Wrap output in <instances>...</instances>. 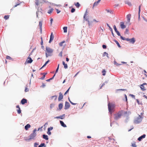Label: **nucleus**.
Returning a JSON list of instances; mask_svg holds the SVG:
<instances>
[{"mask_svg": "<svg viewBox=\"0 0 147 147\" xmlns=\"http://www.w3.org/2000/svg\"><path fill=\"white\" fill-rule=\"evenodd\" d=\"M53 52V50L50 47H46L45 55L46 57L51 56L52 53Z\"/></svg>", "mask_w": 147, "mask_h": 147, "instance_id": "obj_1", "label": "nucleus"}, {"mask_svg": "<svg viewBox=\"0 0 147 147\" xmlns=\"http://www.w3.org/2000/svg\"><path fill=\"white\" fill-rule=\"evenodd\" d=\"M124 111L121 110L114 115V119L116 120H118L121 118L123 113Z\"/></svg>", "mask_w": 147, "mask_h": 147, "instance_id": "obj_2", "label": "nucleus"}, {"mask_svg": "<svg viewBox=\"0 0 147 147\" xmlns=\"http://www.w3.org/2000/svg\"><path fill=\"white\" fill-rule=\"evenodd\" d=\"M108 108L109 112L111 114L114 111V106L113 105L109 103L108 105Z\"/></svg>", "mask_w": 147, "mask_h": 147, "instance_id": "obj_3", "label": "nucleus"}, {"mask_svg": "<svg viewBox=\"0 0 147 147\" xmlns=\"http://www.w3.org/2000/svg\"><path fill=\"white\" fill-rule=\"evenodd\" d=\"M121 38L123 40H125L127 41H129V42L130 43H132V44H134L136 41L135 38L134 37L131 38L129 39L128 38H125L123 37V36H121Z\"/></svg>", "mask_w": 147, "mask_h": 147, "instance_id": "obj_4", "label": "nucleus"}, {"mask_svg": "<svg viewBox=\"0 0 147 147\" xmlns=\"http://www.w3.org/2000/svg\"><path fill=\"white\" fill-rule=\"evenodd\" d=\"M36 129H35L33 131L32 133L29 136L30 138L28 140L33 139H34V138L36 136Z\"/></svg>", "mask_w": 147, "mask_h": 147, "instance_id": "obj_5", "label": "nucleus"}, {"mask_svg": "<svg viewBox=\"0 0 147 147\" xmlns=\"http://www.w3.org/2000/svg\"><path fill=\"white\" fill-rule=\"evenodd\" d=\"M142 117L140 115H139V116L137 118L135 119L134 121V123L137 124L140 123L142 121Z\"/></svg>", "mask_w": 147, "mask_h": 147, "instance_id": "obj_6", "label": "nucleus"}, {"mask_svg": "<svg viewBox=\"0 0 147 147\" xmlns=\"http://www.w3.org/2000/svg\"><path fill=\"white\" fill-rule=\"evenodd\" d=\"M70 105L69 102L67 101L65 102L64 109L65 110L68 109L70 107Z\"/></svg>", "mask_w": 147, "mask_h": 147, "instance_id": "obj_7", "label": "nucleus"}, {"mask_svg": "<svg viewBox=\"0 0 147 147\" xmlns=\"http://www.w3.org/2000/svg\"><path fill=\"white\" fill-rule=\"evenodd\" d=\"M54 37V36L53 33L52 32L50 35V40L49 41V43H51V42L53 41V39Z\"/></svg>", "mask_w": 147, "mask_h": 147, "instance_id": "obj_8", "label": "nucleus"}, {"mask_svg": "<svg viewBox=\"0 0 147 147\" xmlns=\"http://www.w3.org/2000/svg\"><path fill=\"white\" fill-rule=\"evenodd\" d=\"M59 96L58 97V100L59 101L61 100L63 97V96L61 92H59Z\"/></svg>", "mask_w": 147, "mask_h": 147, "instance_id": "obj_9", "label": "nucleus"}, {"mask_svg": "<svg viewBox=\"0 0 147 147\" xmlns=\"http://www.w3.org/2000/svg\"><path fill=\"white\" fill-rule=\"evenodd\" d=\"M144 85H147V84L146 83H144V84H141L140 85L141 86L140 88H141V90H142L143 91H144L146 90V89H145L144 86Z\"/></svg>", "mask_w": 147, "mask_h": 147, "instance_id": "obj_10", "label": "nucleus"}, {"mask_svg": "<svg viewBox=\"0 0 147 147\" xmlns=\"http://www.w3.org/2000/svg\"><path fill=\"white\" fill-rule=\"evenodd\" d=\"M146 135L145 134H144L143 135H142L141 136H140V137H139L138 139V140L139 141H141L142 139L143 138H144L145 137H146Z\"/></svg>", "mask_w": 147, "mask_h": 147, "instance_id": "obj_11", "label": "nucleus"}, {"mask_svg": "<svg viewBox=\"0 0 147 147\" xmlns=\"http://www.w3.org/2000/svg\"><path fill=\"white\" fill-rule=\"evenodd\" d=\"M120 26L122 29H124L126 27V26L124 24L123 22H120Z\"/></svg>", "mask_w": 147, "mask_h": 147, "instance_id": "obj_12", "label": "nucleus"}, {"mask_svg": "<svg viewBox=\"0 0 147 147\" xmlns=\"http://www.w3.org/2000/svg\"><path fill=\"white\" fill-rule=\"evenodd\" d=\"M27 102V100L25 98L22 99L21 100V103L22 105H24Z\"/></svg>", "mask_w": 147, "mask_h": 147, "instance_id": "obj_13", "label": "nucleus"}, {"mask_svg": "<svg viewBox=\"0 0 147 147\" xmlns=\"http://www.w3.org/2000/svg\"><path fill=\"white\" fill-rule=\"evenodd\" d=\"M131 14H129L127 16V21L128 22H129L131 18Z\"/></svg>", "mask_w": 147, "mask_h": 147, "instance_id": "obj_14", "label": "nucleus"}, {"mask_svg": "<svg viewBox=\"0 0 147 147\" xmlns=\"http://www.w3.org/2000/svg\"><path fill=\"white\" fill-rule=\"evenodd\" d=\"M60 123L61 125L63 127H66V125L62 121H60Z\"/></svg>", "mask_w": 147, "mask_h": 147, "instance_id": "obj_15", "label": "nucleus"}, {"mask_svg": "<svg viewBox=\"0 0 147 147\" xmlns=\"http://www.w3.org/2000/svg\"><path fill=\"white\" fill-rule=\"evenodd\" d=\"M105 11H107V13H109L111 14H113V11L109 9H105Z\"/></svg>", "mask_w": 147, "mask_h": 147, "instance_id": "obj_16", "label": "nucleus"}, {"mask_svg": "<svg viewBox=\"0 0 147 147\" xmlns=\"http://www.w3.org/2000/svg\"><path fill=\"white\" fill-rule=\"evenodd\" d=\"M42 137L44 139L46 140H48L49 139L48 136L45 134H43L42 135Z\"/></svg>", "mask_w": 147, "mask_h": 147, "instance_id": "obj_17", "label": "nucleus"}, {"mask_svg": "<svg viewBox=\"0 0 147 147\" xmlns=\"http://www.w3.org/2000/svg\"><path fill=\"white\" fill-rule=\"evenodd\" d=\"M108 82V80H106L101 85L100 88V89H101L102 87L105 85V84H107Z\"/></svg>", "mask_w": 147, "mask_h": 147, "instance_id": "obj_18", "label": "nucleus"}, {"mask_svg": "<svg viewBox=\"0 0 147 147\" xmlns=\"http://www.w3.org/2000/svg\"><path fill=\"white\" fill-rule=\"evenodd\" d=\"M55 98V100H56L57 98V96L55 95L50 96L49 98L50 100H52L53 98Z\"/></svg>", "mask_w": 147, "mask_h": 147, "instance_id": "obj_19", "label": "nucleus"}, {"mask_svg": "<svg viewBox=\"0 0 147 147\" xmlns=\"http://www.w3.org/2000/svg\"><path fill=\"white\" fill-rule=\"evenodd\" d=\"M30 127V125L29 124H27L26 125H25V126L24 128L26 130H27Z\"/></svg>", "mask_w": 147, "mask_h": 147, "instance_id": "obj_20", "label": "nucleus"}, {"mask_svg": "<svg viewBox=\"0 0 147 147\" xmlns=\"http://www.w3.org/2000/svg\"><path fill=\"white\" fill-rule=\"evenodd\" d=\"M98 4V3L96 1H95V2H94V3L93 4L92 7V9H94V7L95 6H97Z\"/></svg>", "mask_w": 147, "mask_h": 147, "instance_id": "obj_21", "label": "nucleus"}, {"mask_svg": "<svg viewBox=\"0 0 147 147\" xmlns=\"http://www.w3.org/2000/svg\"><path fill=\"white\" fill-rule=\"evenodd\" d=\"M28 59H29V60H28L27 61L28 63H32L33 61V60L32 59V58L29 57H28Z\"/></svg>", "mask_w": 147, "mask_h": 147, "instance_id": "obj_22", "label": "nucleus"}, {"mask_svg": "<svg viewBox=\"0 0 147 147\" xmlns=\"http://www.w3.org/2000/svg\"><path fill=\"white\" fill-rule=\"evenodd\" d=\"M62 63L63 65H64V68L65 69H67V64L65 63V62L64 61H63Z\"/></svg>", "mask_w": 147, "mask_h": 147, "instance_id": "obj_23", "label": "nucleus"}, {"mask_svg": "<svg viewBox=\"0 0 147 147\" xmlns=\"http://www.w3.org/2000/svg\"><path fill=\"white\" fill-rule=\"evenodd\" d=\"M125 2L126 4H128L129 6H131V3L128 1H125Z\"/></svg>", "mask_w": 147, "mask_h": 147, "instance_id": "obj_24", "label": "nucleus"}, {"mask_svg": "<svg viewBox=\"0 0 147 147\" xmlns=\"http://www.w3.org/2000/svg\"><path fill=\"white\" fill-rule=\"evenodd\" d=\"M63 105L62 103H60L59 105V109L60 110L61 109L63 108Z\"/></svg>", "mask_w": 147, "mask_h": 147, "instance_id": "obj_25", "label": "nucleus"}, {"mask_svg": "<svg viewBox=\"0 0 147 147\" xmlns=\"http://www.w3.org/2000/svg\"><path fill=\"white\" fill-rule=\"evenodd\" d=\"M75 5L78 8L80 6V5L79 2H77L76 3H75Z\"/></svg>", "mask_w": 147, "mask_h": 147, "instance_id": "obj_26", "label": "nucleus"}, {"mask_svg": "<svg viewBox=\"0 0 147 147\" xmlns=\"http://www.w3.org/2000/svg\"><path fill=\"white\" fill-rule=\"evenodd\" d=\"M114 41L117 44V46L119 48H120L121 46L119 43V42L116 40H114Z\"/></svg>", "mask_w": 147, "mask_h": 147, "instance_id": "obj_27", "label": "nucleus"}, {"mask_svg": "<svg viewBox=\"0 0 147 147\" xmlns=\"http://www.w3.org/2000/svg\"><path fill=\"white\" fill-rule=\"evenodd\" d=\"M65 115V114H63L59 116V117H60V118H59L60 119H63V118H64Z\"/></svg>", "mask_w": 147, "mask_h": 147, "instance_id": "obj_28", "label": "nucleus"}, {"mask_svg": "<svg viewBox=\"0 0 147 147\" xmlns=\"http://www.w3.org/2000/svg\"><path fill=\"white\" fill-rule=\"evenodd\" d=\"M87 9L86 10V11H85V12L84 13V20H85V19H86V18H86V17L87 16Z\"/></svg>", "mask_w": 147, "mask_h": 147, "instance_id": "obj_29", "label": "nucleus"}, {"mask_svg": "<svg viewBox=\"0 0 147 147\" xmlns=\"http://www.w3.org/2000/svg\"><path fill=\"white\" fill-rule=\"evenodd\" d=\"M42 22L41 21L39 22V26L40 27L41 31H42Z\"/></svg>", "mask_w": 147, "mask_h": 147, "instance_id": "obj_30", "label": "nucleus"}, {"mask_svg": "<svg viewBox=\"0 0 147 147\" xmlns=\"http://www.w3.org/2000/svg\"><path fill=\"white\" fill-rule=\"evenodd\" d=\"M105 55H106L107 57L109 58L108 56V54L106 52H104L102 55L103 57L105 56Z\"/></svg>", "mask_w": 147, "mask_h": 147, "instance_id": "obj_31", "label": "nucleus"}, {"mask_svg": "<svg viewBox=\"0 0 147 147\" xmlns=\"http://www.w3.org/2000/svg\"><path fill=\"white\" fill-rule=\"evenodd\" d=\"M38 147H45V144L44 143H42L40 144Z\"/></svg>", "mask_w": 147, "mask_h": 147, "instance_id": "obj_32", "label": "nucleus"}, {"mask_svg": "<svg viewBox=\"0 0 147 147\" xmlns=\"http://www.w3.org/2000/svg\"><path fill=\"white\" fill-rule=\"evenodd\" d=\"M55 76V74H54V75H53V77L52 78H50V79L46 80V81L47 82H49L51 80H52V79H53L54 78Z\"/></svg>", "mask_w": 147, "mask_h": 147, "instance_id": "obj_33", "label": "nucleus"}, {"mask_svg": "<svg viewBox=\"0 0 147 147\" xmlns=\"http://www.w3.org/2000/svg\"><path fill=\"white\" fill-rule=\"evenodd\" d=\"M49 61H50L49 60H48L47 61H46L45 64L43 65V66L41 67V68L40 69H42L43 67H44L45 66Z\"/></svg>", "mask_w": 147, "mask_h": 147, "instance_id": "obj_34", "label": "nucleus"}, {"mask_svg": "<svg viewBox=\"0 0 147 147\" xmlns=\"http://www.w3.org/2000/svg\"><path fill=\"white\" fill-rule=\"evenodd\" d=\"M53 10V8H51L48 11L47 13L49 14H51Z\"/></svg>", "mask_w": 147, "mask_h": 147, "instance_id": "obj_35", "label": "nucleus"}, {"mask_svg": "<svg viewBox=\"0 0 147 147\" xmlns=\"http://www.w3.org/2000/svg\"><path fill=\"white\" fill-rule=\"evenodd\" d=\"M55 106V104L53 103L51 104L50 105V109H51L53 108Z\"/></svg>", "mask_w": 147, "mask_h": 147, "instance_id": "obj_36", "label": "nucleus"}, {"mask_svg": "<svg viewBox=\"0 0 147 147\" xmlns=\"http://www.w3.org/2000/svg\"><path fill=\"white\" fill-rule=\"evenodd\" d=\"M63 30L64 32H67V27H63Z\"/></svg>", "mask_w": 147, "mask_h": 147, "instance_id": "obj_37", "label": "nucleus"}, {"mask_svg": "<svg viewBox=\"0 0 147 147\" xmlns=\"http://www.w3.org/2000/svg\"><path fill=\"white\" fill-rule=\"evenodd\" d=\"M140 7L141 6L140 5L139 7V11H138V16H139V18H140Z\"/></svg>", "mask_w": 147, "mask_h": 147, "instance_id": "obj_38", "label": "nucleus"}, {"mask_svg": "<svg viewBox=\"0 0 147 147\" xmlns=\"http://www.w3.org/2000/svg\"><path fill=\"white\" fill-rule=\"evenodd\" d=\"M106 71L105 69H103L102 71V72L103 73L102 75L103 76H105L106 74Z\"/></svg>", "mask_w": 147, "mask_h": 147, "instance_id": "obj_39", "label": "nucleus"}, {"mask_svg": "<svg viewBox=\"0 0 147 147\" xmlns=\"http://www.w3.org/2000/svg\"><path fill=\"white\" fill-rule=\"evenodd\" d=\"M115 32L117 33V34L118 36H120V38H121V37L122 36H121L120 32L118 30L116 31Z\"/></svg>", "mask_w": 147, "mask_h": 147, "instance_id": "obj_40", "label": "nucleus"}, {"mask_svg": "<svg viewBox=\"0 0 147 147\" xmlns=\"http://www.w3.org/2000/svg\"><path fill=\"white\" fill-rule=\"evenodd\" d=\"M9 15H5L4 17V18L5 20H7L9 18Z\"/></svg>", "mask_w": 147, "mask_h": 147, "instance_id": "obj_41", "label": "nucleus"}, {"mask_svg": "<svg viewBox=\"0 0 147 147\" xmlns=\"http://www.w3.org/2000/svg\"><path fill=\"white\" fill-rule=\"evenodd\" d=\"M85 20H86V21H87L88 24V25L89 26H90V22H89V20H88V18H86V19H85Z\"/></svg>", "mask_w": 147, "mask_h": 147, "instance_id": "obj_42", "label": "nucleus"}, {"mask_svg": "<svg viewBox=\"0 0 147 147\" xmlns=\"http://www.w3.org/2000/svg\"><path fill=\"white\" fill-rule=\"evenodd\" d=\"M65 41H63L61 42H60L59 43V45L61 47L63 45V44L65 42Z\"/></svg>", "mask_w": 147, "mask_h": 147, "instance_id": "obj_43", "label": "nucleus"}, {"mask_svg": "<svg viewBox=\"0 0 147 147\" xmlns=\"http://www.w3.org/2000/svg\"><path fill=\"white\" fill-rule=\"evenodd\" d=\"M53 129V127H49L48 128V131H50V130H52Z\"/></svg>", "mask_w": 147, "mask_h": 147, "instance_id": "obj_44", "label": "nucleus"}, {"mask_svg": "<svg viewBox=\"0 0 147 147\" xmlns=\"http://www.w3.org/2000/svg\"><path fill=\"white\" fill-rule=\"evenodd\" d=\"M59 64H58V67L56 70V71H55V74H56V73H57L58 71V69H59Z\"/></svg>", "mask_w": 147, "mask_h": 147, "instance_id": "obj_45", "label": "nucleus"}, {"mask_svg": "<svg viewBox=\"0 0 147 147\" xmlns=\"http://www.w3.org/2000/svg\"><path fill=\"white\" fill-rule=\"evenodd\" d=\"M121 90H122V91H126V90H127L126 89H117L116 90V91H121Z\"/></svg>", "mask_w": 147, "mask_h": 147, "instance_id": "obj_46", "label": "nucleus"}, {"mask_svg": "<svg viewBox=\"0 0 147 147\" xmlns=\"http://www.w3.org/2000/svg\"><path fill=\"white\" fill-rule=\"evenodd\" d=\"M17 111L18 114H20L21 113L20 108H19L18 109H17Z\"/></svg>", "mask_w": 147, "mask_h": 147, "instance_id": "obj_47", "label": "nucleus"}, {"mask_svg": "<svg viewBox=\"0 0 147 147\" xmlns=\"http://www.w3.org/2000/svg\"><path fill=\"white\" fill-rule=\"evenodd\" d=\"M39 0H35V4L36 5H38L39 4Z\"/></svg>", "mask_w": 147, "mask_h": 147, "instance_id": "obj_48", "label": "nucleus"}, {"mask_svg": "<svg viewBox=\"0 0 147 147\" xmlns=\"http://www.w3.org/2000/svg\"><path fill=\"white\" fill-rule=\"evenodd\" d=\"M132 146L133 147H136L137 145H136L135 143L132 144Z\"/></svg>", "mask_w": 147, "mask_h": 147, "instance_id": "obj_49", "label": "nucleus"}, {"mask_svg": "<svg viewBox=\"0 0 147 147\" xmlns=\"http://www.w3.org/2000/svg\"><path fill=\"white\" fill-rule=\"evenodd\" d=\"M113 28H114V29L115 32L116 31H117V30L116 28V26L115 25H114L113 26Z\"/></svg>", "mask_w": 147, "mask_h": 147, "instance_id": "obj_50", "label": "nucleus"}, {"mask_svg": "<svg viewBox=\"0 0 147 147\" xmlns=\"http://www.w3.org/2000/svg\"><path fill=\"white\" fill-rule=\"evenodd\" d=\"M38 145V143L37 142H35L34 143V147H37V146Z\"/></svg>", "mask_w": 147, "mask_h": 147, "instance_id": "obj_51", "label": "nucleus"}, {"mask_svg": "<svg viewBox=\"0 0 147 147\" xmlns=\"http://www.w3.org/2000/svg\"><path fill=\"white\" fill-rule=\"evenodd\" d=\"M75 11V9L74 8H72L71 10V13L74 12Z\"/></svg>", "mask_w": 147, "mask_h": 147, "instance_id": "obj_52", "label": "nucleus"}, {"mask_svg": "<svg viewBox=\"0 0 147 147\" xmlns=\"http://www.w3.org/2000/svg\"><path fill=\"white\" fill-rule=\"evenodd\" d=\"M125 32L127 34H129V30L128 29L126 28V29Z\"/></svg>", "mask_w": 147, "mask_h": 147, "instance_id": "obj_53", "label": "nucleus"}, {"mask_svg": "<svg viewBox=\"0 0 147 147\" xmlns=\"http://www.w3.org/2000/svg\"><path fill=\"white\" fill-rule=\"evenodd\" d=\"M6 59H11V58L10 56H7L6 57Z\"/></svg>", "mask_w": 147, "mask_h": 147, "instance_id": "obj_54", "label": "nucleus"}, {"mask_svg": "<svg viewBox=\"0 0 147 147\" xmlns=\"http://www.w3.org/2000/svg\"><path fill=\"white\" fill-rule=\"evenodd\" d=\"M70 87L68 89V90L66 91V92H65V94H64V95L66 94L67 93H68L69 91V89L70 88Z\"/></svg>", "mask_w": 147, "mask_h": 147, "instance_id": "obj_55", "label": "nucleus"}, {"mask_svg": "<svg viewBox=\"0 0 147 147\" xmlns=\"http://www.w3.org/2000/svg\"><path fill=\"white\" fill-rule=\"evenodd\" d=\"M45 77V75H43V76L42 77H41L40 78V79L42 80H44Z\"/></svg>", "mask_w": 147, "mask_h": 147, "instance_id": "obj_56", "label": "nucleus"}, {"mask_svg": "<svg viewBox=\"0 0 147 147\" xmlns=\"http://www.w3.org/2000/svg\"><path fill=\"white\" fill-rule=\"evenodd\" d=\"M102 47L103 49H105L107 48L106 46L104 45H102Z\"/></svg>", "mask_w": 147, "mask_h": 147, "instance_id": "obj_57", "label": "nucleus"}, {"mask_svg": "<svg viewBox=\"0 0 147 147\" xmlns=\"http://www.w3.org/2000/svg\"><path fill=\"white\" fill-rule=\"evenodd\" d=\"M45 86H46L45 85L44 83H42V86L41 87H42L43 88H44Z\"/></svg>", "mask_w": 147, "mask_h": 147, "instance_id": "obj_58", "label": "nucleus"}, {"mask_svg": "<svg viewBox=\"0 0 147 147\" xmlns=\"http://www.w3.org/2000/svg\"><path fill=\"white\" fill-rule=\"evenodd\" d=\"M56 10L57 11V13H59L61 12L60 10H59V9H56Z\"/></svg>", "mask_w": 147, "mask_h": 147, "instance_id": "obj_59", "label": "nucleus"}, {"mask_svg": "<svg viewBox=\"0 0 147 147\" xmlns=\"http://www.w3.org/2000/svg\"><path fill=\"white\" fill-rule=\"evenodd\" d=\"M53 19L52 18H51L50 20V23L51 25L52 23V22L53 21Z\"/></svg>", "mask_w": 147, "mask_h": 147, "instance_id": "obj_60", "label": "nucleus"}, {"mask_svg": "<svg viewBox=\"0 0 147 147\" xmlns=\"http://www.w3.org/2000/svg\"><path fill=\"white\" fill-rule=\"evenodd\" d=\"M28 91H29L28 89L27 88H26L25 90V92H27Z\"/></svg>", "mask_w": 147, "mask_h": 147, "instance_id": "obj_61", "label": "nucleus"}, {"mask_svg": "<svg viewBox=\"0 0 147 147\" xmlns=\"http://www.w3.org/2000/svg\"><path fill=\"white\" fill-rule=\"evenodd\" d=\"M129 95L130 96H131L132 98H135V96L134 95L132 94H130Z\"/></svg>", "mask_w": 147, "mask_h": 147, "instance_id": "obj_62", "label": "nucleus"}, {"mask_svg": "<svg viewBox=\"0 0 147 147\" xmlns=\"http://www.w3.org/2000/svg\"><path fill=\"white\" fill-rule=\"evenodd\" d=\"M47 133L49 135H50L51 134V132L50 131H47Z\"/></svg>", "mask_w": 147, "mask_h": 147, "instance_id": "obj_63", "label": "nucleus"}, {"mask_svg": "<svg viewBox=\"0 0 147 147\" xmlns=\"http://www.w3.org/2000/svg\"><path fill=\"white\" fill-rule=\"evenodd\" d=\"M62 52L61 51L60 52V53L59 54V55L60 56L62 57Z\"/></svg>", "mask_w": 147, "mask_h": 147, "instance_id": "obj_64", "label": "nucleus"}]
</instances>
